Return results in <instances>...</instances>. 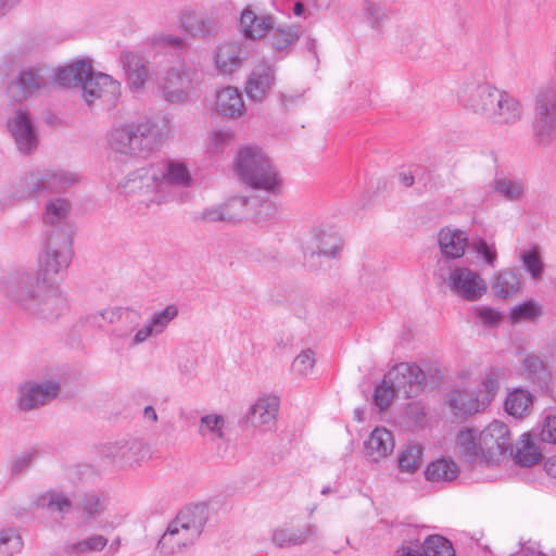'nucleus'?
I'll return each mask as SVG.
<instances>
[{"mask_svg": "<svg viewBox=\"0 0 556 556\" xmlns=\"http://www.w3.org/2000/svg\"><path fill=\"white\" fill-rule=\"evenodd\" d=\"M239 179L253 189L278 194L283 188V178L266 153L256 146L240 149L235 160Z\"/></svg>", "mask_w": 556, "mask_h": 556, "instance_id": "obj_1", "label": "nucleus"}, {"mask_svg": "<svg viewBox=\"0 0 556 556\" xmlns=\"http://www.w3.org/2000/svg\"><path fill=\"white\" fill-rule=\"evenodd\" d=\"M206 523L205 509L201 506L187 507L169 522L157 543V548L165 555L181 552L194 544Z\"/></svg>", "mask_w": 556, "mask_h": 556, "instance_id": "obj_2", "label": "nucleus"}, {"mask_svg": "<svg viewBox=\"0 0 556 556\" xmlns=\"http://www.w3.org/2000/svg\"><path fill=\"white\" fill-rule=\"evenodd\" d=\"M72 261V239L66 231H49L38 255V271L42 283L54 282L66 271Z\"/></svg>", "mask_w": 556, "mask_h": 556, "instance_id": "obj_3", "label": "nucleus"}, {"mask_svg": "<svg viewBox=\"0 0 556 556\" xmlns=\"http://www.w3.org/2000/svg\"><path fill=\"white\" fill-rule=\"evenodd\" d=\"M78 179L76 174L64 169H36L20 178L13 194L16 199L38 198L43 193L65 190Z\"/></svg>", "mask_w": 556, "mask_h": 556, "instance_id": "obj_4", "label": "nucleus"}, {"mask_svg": "<svg viewBox=\"0 0 556 556\" xmlns=\"http://www.w3.org/2000/svg\"><path fill=\"white\" fill-rule=\"evenodd\" d=\"M197 84V70L185 60H178L167 68L159 87L166 101L180 104L189 100Z\"/></svg>", "mask_w": 556, "mask_h": 556, "instance_id": "obj_5", "label": "nucleus"}, {"mask_svg": "<svg viewBox=\"0 0 556 556\" xmlns=\"http://www.w3.org/2000/svg\"><path fill=\"white\" fill-rule=\"evenodd\" d=\"M534 141L541 147H549L556 141V91L543 89L534 100L532 122Z\"/></svg>", "mask_w": 556, "mask_h": 556, "instance_id": "obj_6", "label": "nucleus"}, {"mask_svg": "<svg viewBox=\"0 0 556 556\" xmlns=\"http://www.w3.org/2000/svg\"><path fill=\"white\" fill-rule=\"evenodd\" d=\"M43 288L42 279L37 274L17 270L5 279L3 293L9 301L31 315Z\"/></svg>", "mask_w": 556, "mask_h": 556, "instance_id": "obj_7", "label": "nucleus"}, {"mask_svg": "<svg viewBox=\"0 0 556 556\" xmlns=\"http://www.w3.org/2000/svg\"><path fill=\"white\" fill-rule=\"evenodd\" d=\"M156 163L147 164L128 173L119 182L118 188L127 194H140L152 203L165 202Z\"/></svg>", "mask_w": 556, "mask_h": 556, "instance_id": "obj_8", "label": "nucleus"}, {"mask_svg": "<svg viewBox=\"0 0 556 556\" xmlns=\"http://www.w3.org/2000/svg\"><path fill=\"white\" fill-rule=\"evenodd\" d=\"M60 391L55 380H27L17 386L15 404L20 412L36 410L56 399Z\"/></svg>", "mask_w": 556, "mask_h": 556, "instance_id": "obj_9", "label": "nucleus"}, {"mask_svg": "<svg viewBox=\"0 0 556 556\" xmlns=\"http://www.w3.org/2000/svg\"><path fill=\"white\" fill-rule=\"evenodd\" d=\"M445 283L454 295L469 302L479 301L488 291L480 273L467 266L452 267Z\"/></svg>", "mask_w": 556, "mask_h": 556, "instance_id": "obj_10", "label": "nucleus"}, {"mask_svg": "<svg viewBox=\"0 0 556 556\" xmlns=\"http://www.w3.org/2000/svg\"><path fill=\"white\" fill-rule=\"evenodd\" d=\"M500 91L489 83L471 81L463 87L459 101L467 111L488 121Z\"/></svg>", "mask_w": 556, "mask_h": 556, "instance_id": "obj_11", "label": "nucleus"}, {"mask_svg": "<svg viewBox=\"0 0 556 556\" xmlns=\"http://www.w3.org/2000/svg\"><path fill=\"white\" fill-rule=\"evenodd\" d=\"M386 382H391L397 396L414 397L420 393L426 383V374L415 364L400 363L386 375Z\"/></svg>", "mask_w": 556, "mask_h": 556, "instance_id": "obj_12", "label": "nucleus"}, {"mask_svg": "<svg viewBox=\"0 0 556 556\" xmlns=\"http://www.w3.org/2000/svg\"><path fill=\"white\" fill-rule=\"evenodd\" d=\"M16 149L24 155L33 154L39 144L38 131L26 111L17 110L7 122Z\"/></svg>", "mask_w": 556, "mask_h": 556, "instance_id": "obj_13", "label": "nucleus"}, {"mask_svg": "<svg viewBox=\"0 0 556 556\" xmlns=\"http://www.w3.org/2000/svg\"><path fill=\"white\" fill-rule=\"evenodd\" d=\"M480 440L484 450L486 464L500 462L506 452L513 454V443L508 427L498 420H494L480 431Z\"/></svg>", "mask_w": 556, "mask_h": 556, "instance_id": "obj_14", "label": "nucleus"}, {"mask_svg": "<svg viewBox=\"0 0 556 556\" xmlns=\"http://www.w3.org/2000/svg\"><path fill=\"white\" fill-rule=\"evenodd\" d=\"M103 453L115 467L129 469L139 466L147 452L140 440L127 439L108 444Z\"/></svg>", "mask_w": 556, "mask_h": 556, "instance_id": "obj_15", "label": "nucleus"}, {"mask_svg": "<svg viewBox=\"0 0 556 556\" xmlns=\"http://www.w3.org/2000/svg\"><path fill=\"white\" fill-rule=\"evenodd\" d=\"M177 316L178 307L175 304H169L163 309L154 312L130 337L129 344L139 346L150 338L162 336Z\"/></svg>", "mask_w": 556, "mask_h": 556, "instance_id": "obj_16", "label": "nucleus"}, {"mask_svg": "<svg viewBox=\"0 0 556 556\" xmlns=\"http://www.w3.org/2000/svg\"><path fill=\"white\" fill-rule=\"evenodd\" d=\"M156 166L160 170L159 176L165 201L169 199L173 188H189L192 186L193 178L185 162L172 159L157 162Z\"/></svg>", "mask_w": 556, "mask_h": 556, "instance_id": "obj_17", "label": "nucleus"}, {"mask_svg": "<svg viewBox=\"0 0 556 556\" xmlns=\"http://www.w3.org/2000/svg\"><path fill=\"white\" fill-rule=\"evenodd\" d=\"M119 93L121 84L104 73L92 72L81 89V97L88 105L93 104L99 99H105L110 102L115 101Z\"/></svg>", "mask_w": 556, "mask_h": 556, "instance_id": "obj_18", "label": "nucleus"}, {"mask_svg": "<svg viewBox=\"0 0 556 556\" xmlns=\"http://www.w3.org/2000/svg\"><path fill=\"white\" fill-rule=\"evenodd\" d=\"M41 291L31 315L42 319H54L61 316L68 307L67 299L58 283H42Z\"/></svg>", "mask_w": 556, "mask_h": 556, "instance_id": "obj_19", "label": "nucleus"}, {"mask_svg": "<svg viewBox=\"0 0 556 556\" xmlns=\"http://www.w3.org/2000/svg\"><path fill=\"white\" fill-rule=\"evenodd\" d=\"M138 135L137 122H125L112 128L108 142L118 153L126 155L141 154L144 151Z\"/></svg>", "mask_w": 556, "mask_h": 556, "instance_id": "obj_20", "label": "nucleus"}, {"mask_svg": "<svg viewBox=\"0 0 556 556\" xmlns=\"http://www.w3.org/2000/svg\"><path fill=\"white\" fill-rule=\"evenodd\" d=\"M318 529L312 523L282 525L274 530L273 543L280 548L304 545L316 540Z\"/></svg>", "mask_w": 556, "mask_h": 556, "instance_id": "obj_21", "label": "nucleus"}, {"mask_svg": "<svg viewBox=\"0 0 556 556\" xmlns=\"http://www.w3.org/2000/svg\"><path fill=\"white\" fill-rule=\"evenodd\" d=\"M137 126L144 153L167 140L170 134L169 121L161 114L146 117L137 122Z\"/></svg>", "mask_w": 556, "mask_h": 556, "instance_id": "obj_22", "label": "nucleus"}, {"mask_svg": "<svg viewBox=\"0 0 556 556\" xmlns=\"http://www.w3.org/2000/svg\"><path fill=\"white\" fill-rule=\"evenodd\" d=\"M30 507L48 511L60 523L71 511L73 502L65 492L49 489L34 495Z\"/></svg>", "mask_w": 556, "mask_h": 556, "instance_id": "obj_23", "label": "nucleus"}, {"mask_svg": "<svg viewBox=\"0 0 556 556\" xmlns=\"http://www.w3.org/2000/svg\"><path fill=\"white\" fill-rule=\"evenodd\" d=\"M184 29L194 37L212 35L218 26V17L214 11L195 8L188 9L180 15Z\"/></svg>", "mask_w": 556, "mask_h": 556, "instance_id": "obj_24", "label": "nucleus"}, {"mask_svg": "<svg viewBox=\"0 0 556 556\" xmlns=\"http://www.w3.org/2000/svg\"><path fill=\"white\" fill-rule=\"evenodd\" d=\"M494 106L488 119L491 124L511 126L523 117L525 110L521 102L506 91H500Z\"/></svg>", "mask_w": 556, "mask_h": 556, "instance_id": "obj_25", "label": "nucleus"}, {"mask_svg": "<svg viewBox=\"0 0 556 556\" xmlns=\"http://www.w3.org/2000/svg\"><path fill=\"white\" fill-rule=\"evenodd\" d=\"M121 61L129 89L134 92H141L151 76L149 62L130 51H124L121 54Z\"/></svg>", "mask_w": 556, "mask_h": 556, "instance_id": "obj_26", "label": "nucleus"}, {"mask_svg": "<svg viewBox=\"0 0 556 556\" xmlns=\"http://www.w3.org/2000/svg\"><path fill=\"white\" fill-rule=\"evenodd\" d=\"M280 400L278 396L273 394L263 395L251 405L248 420L253 427L270 430L276 424Z\"/></svg>", "mask_w": 556, "mask_h": 556, "instance_id": "obj_27", "label": "nucleus"}, {"mask_svg": "<svg viewBox=\"0 0 556 556\" xmlns=\"http://www.w3.org/2000/svg\"><path fill=\"white\" fill-rule=\"evenodd\" d=\"M275 85V70L267 62L254 66L248 77L245 92L253 101H262Z\"/></svg>", "mask_w": 556, "mask_h": 556, "instance_id": "obj_28", "label": "nucleus"}, {"mask_svg": "<svg viewBox=\"0 0 556 556\" xmlns=\"http://www.w3.org/2000/svg\"><path fill=\"white\" fill-rule=\"evenodd\" d=\"M393 450V435L382 427L375 428L364 442V455L369 463H380L391 455Z\"/></svg>", "mask_w": 556, "mask_h": 556, "instance_id": "obj_29", "label": "nucleus"}, {"mask_svg": "<svg viewBox=\"0 0 556 556\" xmlns=\"http://www.w3.org/2000/svg\"><path fill=\"white\" fill-rule=\"evenodd\" d=\"M480 440V431L466 429L457 434L455 442V453L457 456L469 464L486 463L485 454Z\"/></svg>", "mask_w": 556, "mask_h": 556, "instance_id": "obj_30", "label": "nucleus"}, {"mask_svg": "<svg viewBox=\"0 0 556 556\" xmlns=\"http://www.w3.org/2000/svg\"><path fill=\"white\" fill-rule=\"evenodd\" d=\"M276 25V18L270 14H256L250 8L242 11L239 20L240 29L245 38L261 39Z\"/></svg>", "mask_w": 556, "mask_h": 556, "instance_id": "obj_31", "label": "nucleus"}, {"mask_svg": "<svg viewBox=\"0 0 556 556\" xmlns=\"http://www.w3.org/2000/svg\"><path fill=\"white\" fill-rule=\"evenodd\" d=\"M72 210L71 202L65 198L49 199L41 215L42 222L46 226L53 227L51 231H66L70 233L68 217Z\"/></svg>", "mask_w": 556, "mask_h": 556, "instance_id": "obj_32", "label": "nucleus"}, {"mask_svg": "<svg viewBox=\"0 0 556 556\" xmlns=\"http://www.w3.org/2000/svg\"><path fill=\"white\" fill-rule=\"evenodd\" d=\"M92 65L88 60H77L55 72V80L64 87H80L92 74Z\"/></svg>", "mask_w": 556, "mask_h": 556, "instance_id": "obj_33", "label": "nucleus"}, {"mask_svg": "<svg viewBox=\"0 0 556 556\" xmlns=\"http://www.w3.org/2000/svg\"><path fill=\"white\" fill-rule=\"evenodd\" d=\"M215 109L218 114L228 118L241 117L245 111L242 94L235 87L223 88L216 94Z\"/></svg>", "mask_w": 556, "mask_h": 556, "instance_id": "obj_34", "label": "nucleus"}, {"mask_svg": "<svg viewBox=\"0 0 556 556\" xmlns=\"http://www.w3.org/2000/svg\"><path fill=\"white\" fill-rule=\"evenodd\" d=\"M467 235L458 229L442 228L438 233L440 251L446 258H459L465 254Z\"/></svg>", "mask_w": 556, "mask_h": 556, "instance_id": "obj_35", "label": "nucleus"}, {"mask_svg": "<svg viewBox=\"0 0 556 556\" xmlns=\"http://www.w3.org/2000/svg\"><path fill=\"white\" fill-rule=\"evenodd\" d=\"M314 240L318 255L337 257L342 250V238L333 227H318L314 230Z\"/></svg>", "mask_w": 556, "mask_h": 556, "instance_id": "obj_36", "label": "nucleus"}, {"mask_svg": "<svg viewBox=\"0 0 556 556\" xmlns=\"http://www.w3.org/2000/svg\"><path fill=\"white\" fill-rule=\"evenodd\" d=\"M521 375L538 384L541 389L547 388L549 372L544 361L533 353L526 354L521 359Z\"/></svg>", "mask_w": 556, "mask_h": 556, "instance_id": "obj_37", "label": "nucleus"}, {"mask_svg": "<svg viewBox=\"0 0 556 556\" xmlns=\"http://www.w3.org/2000/svg\"><path fill=\"white\" fill-rule=\"evenodd\" d=\"M448 405L455 416L471 415L485 408L477 394L466 390L452 391L448 396Z\"/></svg>", "mask_w": 556, "mask_h": 556, "instance_id": "obj_38", "label": "nucleus"}, {"mask_svg": "<svg viewBox=\"0 0 556 556\" xmlns=\"http://www.w3.org/2000/svg\"><path fill=\"white\" fill-rule=\"evenodd\" d=\"M521 282L519 275L510 269L504 268L493 275L492 291L500 299H507L520 290Z\"/></svg>", "mask_w": 556, "mask_h": 556, "instance_id": "obj_39", "label": "nucleus"}, {"mask_svg": "<svg viewBox=\"0 0 556 556\" xmlns=\"http://www.w3.org/2000/svg\"><path fill=\"white\" fill-rule=\"evenodd\" d=\"M258 199L253 197L235 195L224 202L228 222L242 220L254 215Z\"/></svg>", "mask_w": 556, "mask_h": 556, "instance_id": "obj_40", "label": "nucleus"}, {"mask_svg": "<svg viewBox=\"0 0 556 556\" xmlns=\"http://www.w3.org/2000/svg\"><path fill=\"white\" fill-rule=\"evenodd\" d=\"M242 49L239 43L227 42L217 48L215 64L223 74H230L241 66Z\"/></svg>", "mask_w": 556, "mask_h": 556, "instance_id": "obj_41", "label": "nucleus"}, {"mask_svg": "<svg viewBox=\"0 0 556 556\" xmlns=\"http://www.w3.org/2000/svg\"><path fill=\"white\" fill-rule=\"evenodd\" d=\"M514 462L523 467H530L538 464L542 457V452L533 441L531 433H523L516 444V451L511 454Z\"/></svg>", "mask_w": 556, "mask_h": 556, "instance_id": "obj_42", "label": "nucleus"}, {"mask_svg": "<svg viewBox=\"0 0 556 556\" xmlns=\"http://www.w3.org/2000/svg\"><path fill=\"white\" fill-rule=\"evenodd\" d=\"M518 258L522 268L532 280L540 281L543 278L545 264L540 247L532 245L521 249L518 253Z\"/></svg>", "mask_w": 556, "mask_h": 556, "instance_id": "obj_43", "label": "nucleus"}, {"mask_svg": "<svg viewBox=\"0 0 556 556\" xmlns=\"http://www.w3.org/2000/svg\"><path fill=\"white\" fill-rule=\"evenodd\" d=\"M458 473L457 464L446 458L431 462L425 470L426 479L431 482H451L457 478Z\"/></svg>", "mask_w": 556, "mask_h": 556, "instance_id": "obj_44", "label": "nucleus"}, {"mask_svg": "<svg viewBox=\"0 0 556 556\" xmlns=\"http://www.w3.org/2000/svg\"><path fill=\"white\" fill-rule=\"evenodd\" d=\"M532 405V394L527 390L516 389L507 395L505 410L515 418H523L531 413Z\"/></svg>", "mask_w": 556, "mask_h": 556, "instance_id": "obj_45", "label": "nucleus"}, {"mask_svg": "<svg viewBox=\"0 0 556 556\" xmlns=\"http://www.w3.org/2000/svg\"><path fill=\"white\" fill-rule=\"evenodd\" d=\"M362 16L370 28L380 30L389 18V10L380 1L363 0Z\"/></svg>", "mask_w": 556, "mask_h": 556, "instance_id": "obj_46", "label": "nucleus"}, {"mask_svg": "<svg viewBox=\"0 0 556 556\" xmlns=\"http://www.w3.org/2000/svg\"><path fill=\"white\" fill-rule=\"evenodd\" d=\"M268 34L271 48L277 52L286 51L300 38V30L295 25H275Z\"/></svg>", "mask_w": 556, "mask_h": 556, "instance_id": "obj_47", "label": "nucleus"}, {"mask_svg": "<svg viewBox=\"0 0 556 556\" xmlns=\"http://www.w3.org/2000/svg\"><path fill=\"white\" fill-rule=\"evenodd\" d=\"M503 379L504 371L501 368H490L481 378V388L479 389L477 395L480 399V403H482L484 407L490 404L496 394Z\"/></svg>", "mask_w": 556, "mask_h": 556, "instance_id": "obj_48", "label": "nucleus"}, {"mask_svg": "<svg viewBox=\"0 0 556 556\" xmlns=\"http://www.w3.org/2000/svg\"><path fill=\"white\" fill-rule=\"evenodd\" d=\"M24 547V540L17 527L0 528V556H14Z\"/></svg>", "mask_w": 556, "mask_h": 556, "instance_id": "obj_49", "label": "nucleus"}, {"mask_svg": "<svg viewBox=\"0 0 556 556\" xmlns=\"http://www.w3.org/2000/svg\"><path fill=\"white\" fill-rule=\"evenodd\" d=\"M77 507L86 521L94 520L105 510L106 497L94 492L86 493L79 498Z\"/></svg>", "mask_w": 556, "mask_h": 556, "instance_id": "obj_50", "label": "nucleus"}, {"mask_svg": "<svg viewBox=\"0 0 556 556\" xmlns=\"http://www.w3.org/2000/svg\"><path fill=\"white\" fill-rule=\"evenodd\" d=\"M108 545V539L101 534H92L77 542L67 544L65 553L68 556H84L88 553L101 552Z\"/></svg>", "mask_w": 556, "mask_h": 556, "instance_id": "obj_51", "label": "nucleus"}, {"mask_svg": "<svg viewBox=\"0 0 556 556\" xmlns=\"http://www.w3.org/2000/svg\"><path fill=\"white\" fill-rule=\"evenodd\" d=\"M315 366V352L312 349H304L293 358L290 365V374L295 379H305L314 372Z\"/></svg>", "mask_w": 556, "mask_h": 556, "instance_id": "obj_52", "label": "nucleus"}, {"mask_svg": "<svg viewBox=\"0 0 556 556\" xmlns=\"http://www.w3.org/2000/svg\"><path fill=\"white\" fill-rule=\"evenodd\" d=\"M397 462L402 472H416L422 464V447L417 444L407 445L400 451Z\"/></svg>", "mask_w": 556, "mask_h": 556, "instance_id": "obj_53", "label": "nucleus"}, {"mask_svg": "<svg viewBox=\"0 0 556 556\" xmlns=\"http://www.w3.org/2000/svg\"><path fill=\"white\" fill-rule=\"evenodd\" d=\"M42 71L41 67H29L23 70L17 78V86L21 88L22 96L28 97L34 94L42 86Z\"/></svg>", "mask_w": 556, "mask_h": 556, "instance_id": "obj_54", "label": "nucleus"}, {"mask_svg": "<svg viewBox=\"0 0 556 556\" xmlns=\"http://www.w3.org/2000/svg\"><path fill=\"white\" fill-rule=\"evenodd\" d=\"M199 432L211 440L224 439L225 419L217 414H208L200 419Z\"/></svg>", "mask_w": 556, "mask_h": 556, "instance_id": "obj_55", "label": "nucleus"}, {"mask_svg": "<svg viewBox=\"0 0 556 556\" xmlns=\"http://www.w3.org/2000/svg\"><path fill=\"white\" fill-rule=\"evenodd\" d=\"M542 315V305L534 300H528L513 307L510 312V319L514 324L520 321H534Z\"/></svg>", "mask_w": 556, "mask_h": 556, "instance_id": "obj_56", "label": "nucleus"}, {"mask_svg": "<svg viewBox=\"0 0 556 556\" xmlns=\"http://www.w3.org/2000/svg\"><path fill=\"white\" fill-rule=\"evenodd\" d=\"M425 556H455L452 543L442 535H429L422 544Z\"/></svg>", "mask_w": 556, "mask_h": 556, "instance_id": "obj_57", "label": "nucleus"}, {"mask_svg": "<svg viewBox=\"0 0 556 556\" xmlns=\"http://www.w3.org/2000/svg\"><path fill=\"white\" fill-rule=\"evenodd\" d=\"M494 189L507 201H519L525 193V185L521 180L506 177L497 179Z\"/></svg>", "mask_w": 556, "mask_h": 556, "instance_id": "obj_58", "label": "nucleus"}, {"mask_svg": "<svg viewBox=\"0 0 556 556\" xmlns=\"http://www.w3.org/2000/svg\"><path fill=\"white\" fill-rule=\"evenodd\" d=\"M476 321L482 325L483 327L494 328L497 327L503 320V314L491 307L485 305H478L472 308Z\"/></svg>", "mask_w": 556, "mask_h": 556, "instance_id": "obj_59", "label": "nucleus"}, {"mask_svg": "<svg viewBox=\"0 0 556 556\" xmlns=\"http://www.w3.org/2000/svg\"><path fill=\"white\" fill-rule=\"evenodd\" d=\"M235 139L230 129H214L208 135L207 151L210 153L223 152Z\"/></svg>", "mask_w": 556, "mask_h": 556, "instance_id": "obj_60", "label": "nucleus"}, {"mask_svg": "<svg viewBox=\"0 0 556 556\" xmlns=\"http://www.w3.org/2000/svg\"><path fill=\"white\" fill-rule=\"evenodd\" d=\"M101 317L110 323L113 324L117 320H126L129 324L137 326L138 321L140 319L139 313L128 309V308H122V307H111L102 311L100 313Z\"/></svg>", "mask_w": 556, "mask_h": 556, "instance_id": "obj_61", "label": "nucleus"}, {"mask_svg": "<svg viewBox=\"0 0 556 556\" xmlns=\"http://www.w3.org/2000/svg\"><path fill=\"white\" fill-rule=\"evenodd\" d=\"M472 249L485 265L495 267L497 263V249L495 243H489L484 239H477L472 242Z\"/></svg>", "mask_w": 556, "mask_h": 556, "instance_id": "obj_62", "label": "nucleus"}, {"mask_svg": "<svg viewBox=\"0 0 556 556\" xmlns=\"http://www.w3.org/2000/svg\"><path fill=\"white\" fill-rule=\"evenodd\" d=\"M395 396H397L396 390L392 387L391 382H386L384 377L381 384L375 389L374 402L380 410H384L390 406Z\"/></svg>", "mask_w": 556, "mask_h": 556, "instance_id": "obj_63", "label": "nucleus"}, {"mask_svg": "<svg viewBox=\"0 0 556 556\" xmlns=\"http://www.w3.org/2000/svg\"><path fill=\"white\" fill-rule=\"evenodd\" d=\"M399 41L404 51L408 54L416 53L421 46V38L415 29H403L399 36Z\"/></svg>", "mask_w": 556, "mask_h": 556, "instance_id": "obj_64", "label": "nucleus"}]
</instances>
